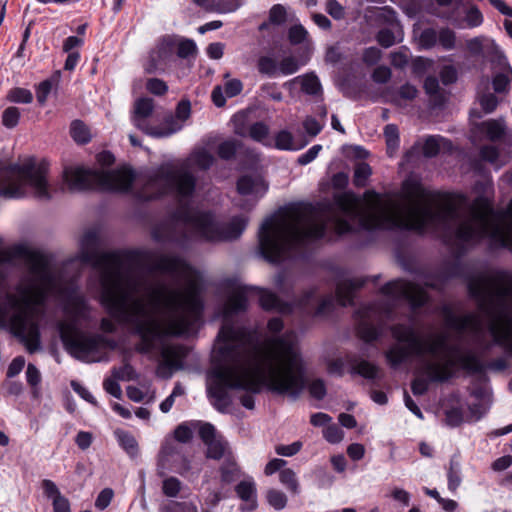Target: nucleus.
Here are the masks:
<instances>
[{
    "label": "nucleus",
    "mask_w": 512,
    "mask_h": 512,
    "mask_svg": "<svg viewBox=\"0 0 512 512\" xmlns=\"http://www.w3.org/2000/svg\"><path fill=\"white\" fill-rule=\"evenodd\" d=\"M478 129L485 133L490 141L502 139L507 131V125L504 117L489 119L478 124Z\"/></svg>",
    "instance_id": "4468645a"
},
{
    "label": "nucleus",
    "mask_w": 512,
    "mask_h": 512,
    "mask_svg": "<svg viewBox=\"0 0 512 512\" xmlns=\"http://www.w3.org/2000/svg\"><path fill=\"white\" fill-rule=\"evenodd\" d=\"M243 85L239 79H231L225 83V93L228 97H234L242 91Z\"/></svg>",
    "instance_id": "0e129e2a"
},
{
    "label": "nucleus",
    "mask_w": 512,
    "mask_h": 512,
    "mask_svg": "<svg viewBox=\"0 0 512 512\" xmlns=\"http://www.w3.org/2000/svg\"><path fill=\"white\" fill-rule=\"evenodd\" d=\"M257 182L249 176L240 178L237 182V190L240 194L247 195L255 191Z\"/></svg>",
    "instance_id": "8fccbe9b"
},
{
    "label": "nucleus",
    "mask_w": 512,
    "mask_h": 512,
    "mask_svg": "<svg viewBox=\"0 0 512 512\" xmlns=\"http://www.w3.org/2000/svg\"><path fill=\"white\" fill-rule=\"evenodd\" d=\"M308 391L310 395L317 399L322 400L326 396V386L322 379H315L308 385Z\"/></svg>",
    "instance_id": "ea45409f"
},
{
    "label": "nucleus",
    "mask_w": 512,
    "mask_h": 512,
    "mask_svg": "<svg viewBox=\"0 0 512 512\" xmlns=\"http://www.w3.org/2000/svg\"><path fill=\"white\" fill-rule=\"evenodd\" d=\"M237 147L234 140L224 141L218 147V155L221 159L229 160L235 155Z\"/></svg>",
    "instance_id": "a19ab883"
},
{
    "label": "nucleus",
    "mask_w": 512,
    "mask_h": 512,
    "mask_svg": "<svg viewBox=\"0 0 512 512\" xmlns=\"http://www.w3.org/2000/svg\"><path fill=\"white\" fill-rule=\"evenodd\" d=\"M479 103L483 111L487 114L496 110L499 100L493 93H484L478 97Z\"/></svg>",
    "instance_id": "e433bc0d"
},
{
    "label": "nucleus",
    "mask_w": 512,
    "mask_h": 512,
    "mask_svg": "<svg viewBox=\"0 0 512 512\" xmlns=\"http://www.w3.org/2000/svg\"><path fill=\"white\" fill-rule=\"evenodd\" d=\"M26 378H27V382L32 387H37L38 386V384L41 381V375H40V372H39V370L37 369V367L35 365L28 364L27 370H26Z\"/></svg>",
    "instance_id": "69168bd1"
},
{
    "label": "nucleus",
    "mask_w": 512,
    "mask_h": 512,
    "mask_svg": "<svg viewBox=\"0 0 512 512\" xmlns=\"http://www.w3.org/2000/svg\"><path fill=\"white\" fill-rule=\"evenodd\" d=\"M298 62L294 57H285L279 64V70L284 75L293 74L298 70Z\"/></svg>",
    "instance_id": "3c124183"
},
{
    "label": "nucleus",
    "mask_w": 512,
    "mask_h": 512,
    "mask_svg": "<svg viewBox=\"0 0 512 512\" xmlns=\"http://www.w3.org/2000/svg\"><path fill=\"white\" fill-rule=\"evenodd\" d=\"M220 472L221 481L224 483H231L238 478L240 469L231 455L227 457L225 462L222 464Z\"/></svg>",
    "instance_id": "4be33fe9"
},
{
    "label": "nucleus",
    "mask_w": 512,
    "mask_h": 512,
    "mask_svg": "<svg viewBox=\"0 0 512 512\" xmlns=\"http://www.w3.org/2000/svg\"><path fill=\"white\" fill-rule=\"evenodd\" d=\"M188 349L182 345H169L162 349L161 355L164 363L170 368L182 367V360L187 356Z\"/></svg>",
    "instance_id": "dca6fc26"
},
{
    "label": "nucleus",
    "mask_w": 512,
    "mask_h": 512,
    "mask_svg": "<svg viewBox=\"0 0 512 512\" xmlns=\"http://www.w3.org/2000/svg\"><path fill=\"white\" fill-rule=\"evenodd\" d=\"M512 81V69L505 68L502 72L497 73L492 80L493 89L496 93L507 92L510 82Z\"/></svg>",
    "instance_id": "b1692460"
},
{
    "label": "nucleus",
    "mask_w": 512,
    "mask_h": 512,
    "mask_svg": "<svg viewBox=\"0 0 512 512\" xmlns=\"http://www.w3.org/2000/svg\"><path fill=\"white\" fill-rule=\"evenodd\" d=\"M70 133L74 141L79 144H86L92 138L89 128L80 120L72 122Z\"/></svg>",
    "instance_id": "5701e85b"
},
{
    "label": "nucleus",
    "mask_w": 512,
    "mask_h": 512,
    "mask_svg": "<svg viewBox=\"0 0 512 512\" xmlns=\"http://www.w3.org/2000/svg\"><path fill=\"white\" fill-rule=\"evenodd\" d=\"M113 496H114V492L111 488L103 489L99 493V495L95 501V506L101 510L105 509L110 504Z\"/></svg>",
    "instance_id": "5fc2aeb1"
},
{
    "label": "nucleus",
    "mask_w": 512,
    "mask_h": 512,
    "mask_svg": "<svg viewBox=\"0 0 512 512\" xmlns=\"http://www.w3.org/2000/svg\"><path fill=\"white\" fill-rule=\"evenodd\" d=\"M205 445L207 446V458L219 460L224 456L229 457L231 455L228 442L225 441L221 436L213 441L206 443Z\"/></svg>",
    "instance_id": "6ab92c4d"
},
{
    "label": "nucleus",
    "mask_w": 512,
    "mask_h": 512,
    "mask_svg": "<svg viewBox=\"0 0 512 512\" xmlns=\"http://www.w3.org/2000/svg\"><path fill=\"white\" fill-rule=\"evenodd\" d=\"M181 489H182L181 481L174 476L166 477L162 481V492L166 497H169V498L177 497L179 495Z\"/></svg>",
    "instance_id": "a878e982"
},
{
    "label": "nucleus",
    "mask_w": 512,
    "mask_h": 512,
    "mask_svg": "<svg viewBox=\"0 0 512 512\" xmlns=\"http://www.w3.org/2000/svg\"><path fill=\"white\" fill-rule=\"evenodd\" d=\"M417 95V88L410 83H406L399 88L397 93L391 96V102L397 106H403L404 102L414 100Z\"/></svg>",
    "instance_id": "aec40b11"
},
{
    "label": "nucleus",
    "mask_w": 512,
    "mask_h": 512,
    "mask_svg": "<svg viewBox=\"0 0 512 512\" xmlns=\"http://www.w3.org/2000/svg\"><path fill=\"white\" fill-rule=\"evenodd\" d=\"M456 36L450 29H442L439 33V42L445 49H452L455 46Z\"/></svg>",
    "instance_id": "603ef678"
},
{
    "label": "nucleus",
    "mask_w": 512,
    "mask_h": 512,
    "mask_svg": "<svg viewBox=\"0 0 512 512\" xmlns=\"http://www.w3.org/2000/svg\"><path fill=\"white\" fill-rule=\"evenodd\" d=\"M324 437L330 443H338L343 439V432L336 425H331L325 428Z\"/></svg>",
    "instance_id": "13d9d810"
},
{
    "label": "nucleus",
    "mask_w": 512,
    "mask_h": 512,
    "mask_svg": "<svg viewBox=\"0 0 512 512\" xmlns=\"http://www.w3.org/2000/svg\"><path fill=\"white\" fill-rule=\"evenodd\" d=\"M199 436L201 440L204 442V444L218 438L216 437V430L214 426L210 423H205L201 425L199 429Z\"/></svg>",
    "instance_id": "bf43d9fd"
},
{
    "label": "nucleus",
    "mask_w": 512,
    "mask_h": 512,
    "mask_svg": "<svg viewBox=\"0 0 512 512\" xmlns=\"http://www.w3.org/2000/svg\"><path fill=\"white\" fill-rule=\"evenodd\" d=\"M53 83L52 80H45L41 82L37 88V100L41 105H44L46 99L51 92Z\"/></svg>",
    "instance_id": "680f3d73"
},
{
    "label": "nucleus",
    "mask_w": 512,
    "mask_h": 512,
    "mask_svg": "<svg viewBox=\"0 0 512 512\" xmlns=\"http://www.w3.org/2000/svg\"><path fill=\"white\" fill-rule=\"evenodd\" d=\"M269 134V127L263 122H256L249 128V136L258 142H262Z\"/></svg>",
    "instance_id": "58836bf2"
},
{
    "label": "nucleus",
    "mask_w": 512,
    "mask_h": 512,
    "mask_svg": "<svg viewBox=\"0 0 512 512\" xmlns=\"http://www.w3.org/2000/svg\"><path fill=\"white\" fill-rule=\"evenodd\" d=\"M7 99L15 103H30L33 99V95L27 89L13 88L9 91Z\"/></svg>",
    "instance_id": "72a5a7b5"
},
{
    "label": "nucleus",
    "mask_w": 512,
    "mask_h": 512,
    "mask_svg": "<svg viewBox=\"0 0 512 512\" xmlns=\"http://www.w3.org/2000/svg\"><path fill=\"white\" fill-rule=\"evenodd\" d=\"M192 431L191 429L186 425H179L174 430V438L181 442V443H187L192 439Z\"/></svg>",
    "instance_id": "e2e57ef3"
},
{
    "label": "nucleus",
    "mask_w": 512,
    "mask_h": 512,
    "mask_svg": "<svg viewBox=\"0 0 512 512\" xmlns=\"http://www.w3.org/2000/svg\"><path fill=\"white\" fill-rule=\"evenodd\" d=\"M146 88L149 92L155 95H164L168 87L166 83L158 78H151L147 81Z\"/></svg>",
    "instance_id": "09e8293b"
},
{
    "label": "nucleus",
    "mask_w": 512,
    "mask_h": 512,
    "mask_svg": "<svg viewBox=\"0 0 512 512\" xmlns=\"http://www.w3.org/2000/svg\"><path fill=\"white\" fill-rule=\"evenodd\" d=\"M196 52H197L196 44L194 43V41H192L190 39L182 40L178 44L177 55L180 58H187L189 56L195 55Z\"/></svg>",
    "instance_id": "c03bdc74"
},
{
    "label": "nucleus",
    "mask_w": 512,
    "mask_h": 512,
    "mask_svg": "<svg viewBox=\"0 0 512 512\" xmlns=\"http://www.w3.org/2000/svg\"><path fill=\"white\" fill-rule=\"evenodd\" d=\"M115 435L120 443V445L123 447V449L132 457L137 456L139 447L136 439L134 436H132L130 433L118 429L115 431Z\"/></svg>",
    "instance_id": "412c9836"
},
{
    "label": "nucleus",
    "mask_w": 512,
    "mask_h": 512,
    "mask_svg": "<svg viewBox=\"0 0 512 512\" xmlns=\"http://www.w3.org/2000/svg\"><path fill=\"white\" fill-rule=\"evenodd\" d=\"M481 238H488L493 247L512 251V201L505 210L497 212L483 197L468 204V242Z\"/></svg>",
    "instance_id": "20e7f679"
},
{
    "label": "nucleus",
    "mask_w": 512,
    "mask_h": 512,
    "mask_svg": "<svg viewBox=\"0 0 512 512\" xmlns=\"http://www.w3.org/2000/svg\"><path fill=\"white\" fill-rule=\"evenodd\" d=\"M381 58V51L376 47H369L363 53V61L369 65L376 64Z\"/></svg>",
    "instance_id": "774afa93"
},
{
    "label": "nucleus",
    "mask_w": 512,
    "mask_h": 512,
    "mask_svg": "<svg viewBox=\"0 0 512 512\" xmlns=\"http://www.w3.org/2000/svg\"><path fill=\"white\" fill-rule=\"evenodd\" d=\"M358 335L365 342H371L377 338L378 332L372 325L362 322L358 327Z\"/></svg>",
    "instance_id": "a18cd8bd"
},
{
    "label": "nucleus",
    "mask_w": 512,
    "mask_h": 512,
    "mask_svg": "<svg viewBox=\"0 0 512 512\" xmlns=\"http://www.w3.org/2000/svg\"><path fill=\"white\" fill-rule=\"evenodd\" d=\"M326 10L334 19L339 20L344 18V7L336 0H328L326 3Z\"/></svg>",
    "instance_id": "6e6d98bb"
},
{
    "label": "nucleus",
    "mask_w": 512,
    "mask_h": 512,
    "mask_svg": "<svg viewBox=\"0 0 512 512\" xmlns=\"http://www.w3.org/2000/svg\"><path fill=\"white\" fill-rule=\"evenodd\" d=\"M428 96L430 99V103L434 108H441L449 100L450 92L441 88L436 93H432Z\"/></svg>",
    "instance_id": "de8ad7c7"
},
{
    "label": "nucleus",
    "mask_w": 512,
    "mask_h": 512,
    "mask_svg": "<svg viewBox=\"0 0 512 512\" xmlns=\"http://www.w3.org/2000/svg\"><path fill=\"white\" fill-rule=\"evenodd\" d=\"M371 173V167L367 163H358L354 172V184L359 187L365 186L366 181Z\"/></svg>",
    "instance_id": "473e14b6"
},
{
    "label": "nucleus",
    "mask_w": 512,
    "mask_h": 512,
    "mask_svg": "<svg viewBox=\"0 0 512 512\" xmlns=\"http://www.w3.org/2000/svg\"><path fill=\"white\" fill-rule=\"evenodd\" d=\"M267 501L276 510H282L287 505V496L279 490L270 489L267 491Z\"/></svg>",
    "instance_id": "2f4dec72"
},
{
    "label": "nucleus",
    "mask_w": 512,
    "mask_h": 512,
    "mask_svg": "<svg viewBox=\"0 0 512 512\" xmlns=\"http://www.w3.org/2000/svg\"><path fill=\"white\" fill-rule=\"evenodd\" d=\"M378 43L384 47L389 48L395 44L394 33L389 29L380 30L376 36Z\"/></svg>",
    "instance_id": "864d4df0"
},
{
    "label": "nucleus",
    "mask_w": 512,
    "mask_h": 512,
    "mask_svg": "<svg viewBox=\"0 0 512 512\" xmlns=\"http://www.w3.org/2000/svg\"><path fill=\"white\" fill-rule=\"evenodd\" d=\"M176 218L182 220L190 229L202 238L211 241L237 239L246 227L244 218H233L226 226H219L208 213L195 211L186 206L181 207Z\"/></svg>",
    "instance_id": "6e6552de"
},
{
    "label": "nucleus",
    "mask_w": 512,
    "mask_h": 512,
    "mask_svg": "<svg viewBox=\"0 0 512 512\" xmlns=\"http://www.w3.org/2000/svg\"><path fill=\"white\" fill-rule=\"evenodd\" d=\"M280 482L285 485L292 493L296 494L299 491V485L296 473L292 469H283L279 474Z\"/></svg>",
    "instance_id": "c756f323"
},
{
    "label": "nucleus",
    "mask_w": 512,
    "mask_h": 512,
    "mask_svg": "<svg viewBox=\"0 0 512 512\" xmlns=\"http://www.w3.org/2000/svg\"><path fill=\"white\" fill-rule=\"evenodd\" d=\"M307 37V31L302 25H294L289 29V41L296 45L302 43Z\"/></svg>",
    "instance_id": "49530a36"
},
{
    "label": "nucleus",
    "mask_w": 512,
    "mask_h": 512,
    "mask_svg": "<svg viewBox=\"0 0 512 512\" xmlns=\"http://www.w3.org/2000/svg\"><path fill=\"white\" fill-rule=\"evenodd\" d=\"M293 135L287 131L282 130L275 136V147L280 150H292L293 147Z\"/></svg>",
    "instance_id": "c9c22d12"
},
{
    "label": "nucleus",
    "mask_w": 512,
    "mask_h": 512,
    "mask_svg": "<svg viewBox=\"0 0 512 512\" xmlns=\"http://www.w3.org/2000/svg\"><path fill=\"white\" fill-rule=\"evenodd\" d=\"M153 110L154 102L151 98L137 99L134 103L132 114V121L135 127L143 133L156 138L167 137L180 130L181 126L172 115L166 116L158 127L148 125L147 119L152 115Z\"/></svg>",
    "instance_id": "9b49d317"
},
{
    "label": "nucleus",
    "mask_w": 512,
    "mask_h": 512,
    "mask_svg": "<svg viewBox=\"0 0 512 512\" xmlns=\"http://www.w3.org/2000/svg\"><path fill=\"white\" fill-rule=\"evenodd\" d=\"M382 292L394 299H405L413 308L420 307L427 302V294L422 287L404 280H395L387 283Z\"/></svg>",
    "instance_id": "f8f14e48"
},
{
    "label": "nucleus",
    "mask_w": 512,
    "mask_h": 512,
    "mask_svg": "<svg viewBox=\"0 0 512 512\" xmlns=\"http://www.w3.org/2000/svg\"><path fill=\"white\" fill-rule=\"evenodd\" d=\"M444 321L448 328L460 333L469 332L474 334L477 338L483 333L482 320L480 316L475 313L457 316L450 311H445Z\"/></svg>",
    "instance_id": "ddd939ff"
},
{
    "label": "nucleus",
    "mask_w": 512,
    "mask_h": 512,
    "mask_svg": "<svg viewBox=\"0 0 512 512\" xmlns=\"http://www.w3.org/2000/svg\"><path fill=\"white\" fill-rule=\"evenodd\" d=\"M161 512H198L197 506L192 502L170 501L161 507Z\"/></svg>",
    "instance_id": "c85d7f7f"
},
{
    "label": "nucleus",
    "mask_w": 512,
    "mask_h": 512,
    "mask_svg": "<svg viewBox=\"0 0 512 512\" xmlns=\"http://www.w3.org/2000/svg\"><path fill=\"white\" fill-rule=\"evenodd\" d=\"M191 160L201 169H208L213 164L214 157L207 150L199 149L191 155Z\"/></svg>",
    "instance_id": "7c9ffc66"
},
{
    "label": "nucleus",
    "mask_w": 512,
    "mask_h": 512,
    "mask_svg": "<svg viewBox=\"0 0 512 512\" xmlns=\"http://www.w3.org/2000/svg\"><path fill=\"white\" fill-rule=\"evenodd\" d=\"M47 166L28 161L23 165H11L0 169V181L5 187L0 191L4 197L15 198L24 195L23 186L29 185L40 200H50L54 190L47 182Z\"/></svg>",
    "instance_id": "423d86ee"
},
{
    "label": "nucleus",
    "mask_w": 512,
    "mask_h": 512,
    "mask_svg": "<svg viewBox=\"0 0 512 512\" xmlns=\"http://www.w3.org/2000/svg\"><path fill=\"white\" fill-rule=\"evenodd\" d=\"M287 12L283 5L276 4L269 11V23L273 25H281L286 22Z\"/></svg>",
    "instance_id": "4c0bfd02"
},
{
    "label": "nucleus",
    "mask_w": 512,
    "mask_h": 512,
    "mask_svg": "<svg viewBox=\"0 0 512 512\" xmlns=\"http://www.w3.org/2000/svg\"><path fill=\"white\" fill-rule=\"evenodd\" d=\"M257 66L259 72L266 75H273L277 69L276 61L267 56L260 57Z\"/></svg>",
    "instance_id": "79ce46f5"
},
{
    "label": "nucleus",
    "mask_w": 512,
    "mask_h": 512,
    "mask_svg": "<svg viewBox=\"0 0 512 512\" xmlns=\"http://www.w3.org/2000/svg\"><path fill=\"white\" fill-rule=\"evenodd\" d=\"M59 333L67 351L82 361H96L94 356L103 345V338L97 335H85L79 332L73 322H60Z\"/></svg>",
    "instance_id": "9d476101"
},
{
    "label": "nucleus",
    "mask_w": 512,
    "mask_h": 512,
    "mask_svg": "<svg viewBox=\"0 0 512 512\" xmlns=\"http://www.w3.org/2000/svg\"><path fill=\"white\" fill-rule=\"evenodd\" d=\"M235 491L241 500L249 503L248 509L253 510L257 507L256 487L254 482L241 481L236 485Z\"/></svg>",
    "instance_id": "a211bd4d"
},
{
    "label": "nucleus",
    "mask_w": 512,
    "mask_h": 512,
    "mask_svg": "<svg viewBox=\"0 0 512 512\" xmlns=\"http://www.w3.org/2000/svg\"><path fill=\"white\" fill-rule=\"evenodd\" d=\"M437 40V34L433 29H425L419 37L420 45L424 48H431Z\"/></svg>",
    "instance_id": "4d7b16f0"
},
{
    "label": "nucleus",
    "mask_w": 512,
    "mask_h": 512,
    "mask_svg": "<svg viewBox=\"0 0 512 512\" xmlns=\"http://www.w3.org/2000/svg\"><path fill=\"white\" fill-rule=\"evenodd\" d=\"M352 371L367 379H374L378 374V367L366 360L354 361Z\"/></svg>",
    "instance_id": "393cba45"
},
{
    "label": "nucleus",
    "mask_w": 512,
    "mask_h": 512,
    "mask_svg": "<svg viewBox=\"0 0 512 512\" xmlns=\"http://www.w3.org/2000/svg\"><path fill=\"white\" fill-rule=\"evenodd\" d=\"M391 332L398 342L407 344H395L386 352L388 362L393 367L411 355L421 358L430 355L431 359L422 360V370L434 382L448 380L457 364L470 372L481 370L477 357L472 353L458 355L456 348L448 344V335L444 332L431 333L421 338L412 327L402 324L393 326Z\"/></svg>",
    "instance_id": "7ed1b4c3"
},
{
    "label": "nucleus",
    "mask_w": 512,
    "mask_h": 512,
    "mask_svg": "<svg viewBox=\"0 0 512 512\" xmlns=\"http://www.w3.org/2000/svg\"><path fill=\"white\" fill-rule=\"evenodd\" d=\"M301 89L309 95H318L321 93V84L315 75L307 74L301 79Z\"/></svg>",
    "instance_id": "cd10ccee"
},
{
    "label": "nucleus",
    "mask_w": 512,
    "mask_h": 512,
    "mask_svg": "<svg viewBox=\"0 0 512 512\" xmlns=\"http://www.w3.org/2000/svg\"><path fill=\"white\" fill-rule=\"evenodd\" d=\"M480 156L483 160L494 164L498 160L499 151L495 146L486 145L481 148Z\"/></svg>",
    "instance_id": "052dcab7"
},
{
    "label": "nucleus",
    "mask_w": 512,
    "mask_h": 512,
    "mask_svg": "<svg viewBox=\"0 0 512 512\" xmlns=\"http://www.w3.org/2000/svg\"><path fill=\"white\" fill-rule=\"evenodd\" d=\"M246 308L247 289L239 287L225 304V321L214 349V375L219 382L208 388L213 405L221 412L231 404L226 387L259 392L265 386L273 393L296 400L306 386L297 335L286 332L256 347L242 328H235L228 321L230 315Z\"/></svg>",
    "instance_id": "f03ea898"
},
{
    "label": "nucleus",
    "mask_w": 512,
    "mask_h": 512,
    "mask_svg": "<svg viewBox=\"0 0 512 512\" xmlns=\"http://www.w3.org/2000/svg\"><path fill=\"white\" fill-rule=\"evenodd\" d=\"M112 376L117 380L129 381L136 378V373L131 365L125 364L118 369H113Z\"/></svg>",
    "instance_id": "37998d69"
},
{
    "label": "nucleus",
    "mask_w": 512,
    "mask_h": 512,
    "mask_svg": "<svg viewBox=\"0 0 512 512\" xmlns=\"http://www.w3.org/2000/svg\"><path fill=\"white\" fill-rule=\"evenodd\" d=\"M494 342L512 355V276L494 271Z\"/></svg>",
    "instance_id": "0eeeda50"
},
{
    "label": "nucleus",
    "mask_w": 512,
    "mask_h": 512,
    "mask_svg": "<svg viewBox=\"0 0 512 512\" xmlns=\"http://www.w3.org/2000/svg\"><path fill=\"white\" fill-rule=\"evenodd\" d=\"M384 136L386 139L388 153L392 156L399 145V133L396 125H387L384 129Z\"/></svg>",
    "instance_id": "bb28decb"
},
{
    "label": "nucleus",
    "mask_w": 512,
    "mask_h": 512,
    "mask_svg": "<svg viewBox=\"0 0 512 512\" xmlns=\"http://www.w3.org/2000/svg\"><path fill=\"white\" fill-rule=\"evenodd\" d=\"M259 294V302L263 309L265 310H276L280 313H289L292 308L291 305L285 302H282L274 293L271 291L255 288Z\"/></svg>",
    "instance_id": "2eb2a0df"
},
{
    "label": "nucleus",
    "mask_w": 512,
    "mask_h": 512,
    "mask_svg": "<svg viewBox=\"0 0 512 512\" xmlns=\"http://www.w3.org/2000/svg\"><path fill=\"white\" fill-rule=\"evenodd\" d=\"M19 118H20L19 109L14 106L8 107L4 110V112L2 114V124L6 128H9V129L14 128L18 124Z\"/></svg>",
    "instance_id": "f704fd0d"
},
{
    "label": "nucleus",
    "mask_w": 512,
    "mask_h": 512,
    "mask_svg": "<svg viewBox=\"0 0 512 512\" xmlns=\"http://www.w3.org/2000/svg\"><path fill=\"white\" fill-rule=\"evenodd\" d=\"M97 233L87 231L81 239V258L100 273L101 299L110 314L120 322L135 326L141 337L138 350L148 352L164 336L187 333L201 315L202 277L179 257L159 255L151 268L171 276V282H159L147 291L148 302L138 294L142 281L123 268L115 253L96 250Z\"/></svg>",
    "instance_id": "f257e3e1"
},
{
    "label": "nucleus",
    "mask_w": 512,
    "mask_h": 512,
    "mask_svg": "<svg viewBox=\"0 0 512 512\" xmlns=\"http://www.w3.org/2000/svg\"><path fill=\"white\" fill-rule=\"evenodd\" d=\"M363 285V281L353 280L344 281L338 284L336 295L337 300L342 306H346L352 303L354 291Z\"/></svg>",
    "instance_id": "f3484780"
},
{
    "label": "nucleus",
    "mask_w": 512,
    "mask_h": 512,
    "mask_svg": "<svg viewBox=\"0 0 512 512\" xmlns=\"http://www.w3.org/2000/svg\"><path fill=\"white\" fill-rule=\"evenodd\" d=\"M440 78L443 84L449 85L457 80V72L452 66H445L440 71Z\"/></svg>",
    "instance_id": "338daca9"
},
{
    "label": "nucleus",
    "mask_w": 512,
    "mask_h": 512,
    "mask_svg": "<svg viewBox=\"0 0 512 512\" xmlns=\"http://www.w3.org/2000/svg\"><path fill=\"white\" fill-rule=\"evenodd\" d=\"M134 173L126 167L112 170H91L71 167L64 170L63 179L69 191L82 192L90 189L127 192L134 181Z\"/></svg>",
    "instance_id": "39448f33"
},
{
    "label": "nucleus",
    "mask_w": 512,
    "mask_h": 512,
    "mask_svg": "<svg viewBox=\"0 0 512 512\" xmlns=\"http://www.w3.org/2000/svg\"><path fill=\"white\" fill-rule=\"evenodd\" d=\"M195 185V177L186 168L169 164L158 168L148 181V187L161 189V193L173 191L181 199L191 197Z\"/></svg>",
    "instance_id": "1a4fd4ad"
}]
</instances>
